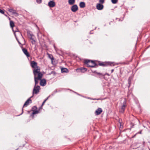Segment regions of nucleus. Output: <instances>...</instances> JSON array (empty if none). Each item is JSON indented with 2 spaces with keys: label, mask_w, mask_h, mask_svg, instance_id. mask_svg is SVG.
<instances>
[{
  "label": "nucleus",
  "mask_w": 150,
  "mask_h": 150,
  "mask_svg": "<svg viewBox=\"0 0 150 150\" xmlns=\"http://www.w3.org/2000/svg\"><path fill=\"white\" fill-rule=\"evenodd\" d=\"M75 2V0H69L68 3L69 4L72 5L74 4Z\"/></svg>",
  "instance_id": "obj_20"
},
{
  "label": "nucleus",
  "mask_w": 150,
  "mask_h": 150,
  "mask_svg": "<svg viewBox=\"0 0 150 150\" xmlns=\"http://www.w3.org/2000/svg\"><path fill=\"white\" fill-rule=\"evenodd\" d=\"M118 0H111V2L112 3L115 4L117 3Z\"/></svg>",
  "instance_id": "obj_23"
},
{
  "label": "nucleus",
  "mask_w": 150,
  "mask_h": 150,
  "mask_svg": "<svg viewBox=\"0 0 150 150\" xmlns=\"http://www.w3.org/2000/svg\"><path fill=\"white\" fill-rule=\"evenodd\" d=\"M84 62L85 64L88 67H94L96 65V63L93 61L86 59L85 60Z\"/></svg>",
  "instance_id": "obj_2"
},
{
  "label": "nucleus",
  "mask_w": 150,
  "mask_h": 150,
  "mask_svg": "<svg viewBox=\"0 0 150 150\" xmlns=\"http://www.w3.org/2000/svg\"><path fill=\"white\" fill-rule=\"evenodd\" d=\"M36 109V107L34 106L32 108V110L33 111L32 114L34 115L36 114H38L39 113V111L37 110H35L34 109Z\"/></svg>",
  "instance_id": "obj_16"
},
{
  "label": "nucleus",
  "mask_w": 150,
  "mask_h": 150,
  "mask_svg": "<svg viewBox=\"0 0 150 150\" xmlns=\"http://www.w3.org/2000/svg\"><path fill=\"white\" fill-rule=\"evenodd\" d=\"M33 73L34 76L36 77L38 76L39 78H42V74L40 72V69L39 67H36L33 69Z\"/></svg>",
  "instance_id": "obj_1"
},
{
  "label": "nucleus",
  "mask_w": 150,
  "mask_h": 150,
  "mask_svg": "<svg viewBox=\"0 0 150 150\" xmlns=\"http://www.w3.org/2000/svg\"><path fill=\"white\" fill-rule=\"evenodd\" d=\"M31 98V97H30V98Z\"/></svg>",
  "instance_id": "obj_41"
},
{
  "label": "nucleus",
  "mask_w": 150,
  "mask_h": 150,
  "mask_svg": "<svg viewBox=\"0 0 150 150\" xmlns=\"http://www.w3.org/2000/svg\"><path fill=\"white\" fill-rule=\"evenodd\" d=\"M68 71V69L66 68H63L61 69V72L62 73H66Z\"/></svg>",
  "instance_id": "obj_19"
},
{
  "label": "nucleus",
  "mask_w": 150,
  "mask_h": 150,
  "mask_svg": "<svg viewBox=\"0 0 150 150\" xmlns=\"http://www.w3.org/2000/svg\"><path fill=\"white\" fill-rule=\"evenodd\" d=\"M49 97V96L47 98L45 99V100H46V101H47V100L48 99Z\"/></svg>",
  "instance_id": "obj_32"
},
{
  "label": "nucleus",
  "mask_w": 150,
  "mask_h": 150,
  "mask_svg": "<svg viewBox=\"0 0 150 150\" xmlns=\"http://www.w3.org/2000/svg\"><path fill=\"white\" fill-rule=\"evenodd\" d=\"M40 89L39 86H35L33 91V94H37L39 92Z\"/></svg>",
  "instance_id": "obj_3"
},
{
  "label": "nucleus",
  "mask_w": 150,
  "mask_h": 150,
  "mask_svg": "<svg viewBox=\"0 0 150 150\" xmlns=\"http://www.w3.org/2000/svg\"><path fill=\"white\" fill-rule=\"evenodd\" d=\"M126 106L125 101L124 102L123 105L121 106L120 109V112L123 113L125 111V108Z\"/></svg>",
  "instance_id": "obj_6"
},
{
  "label": "nucleus",
  "mask_w": 150,
  "mask_h": 150,
  "mask_svg": "<svg viewBox=\"0 0 150 150\" xmlns=\"http://www.w3.org/2000/svg\"><path fill=\"white\" fill-rule=\"evenodd\" d=\"M15 36L16 37V35H15Z\"/></svg>",
  "instance_id": "obj_39"
},
{
  "label": "nucleus",
  "mask_w": 150,
  "mask_h": 150,
  "mask_svg": "<svg viewBox=\"0 0 150 150\" xmlns=\"http://www.w3.org/2000/svg\"><path fill=\"white\" fill-rule=\"evenodd\" d=\"M113 71H114V69H112L111 70V72H113Z\"/></svg>",
  "instance_id": "obj_34"
},
{
  "label": "nucleus",
  "mask_w": 150,
  "mask_h": 150,
  "mask_svg": "<svg viewBox=\"0 0 150 150\" xmlns=\"http://www.w3.org/2000/svg\"><path fill=\"white\" fill-rule=\"evenodd\" d=\"M102 110L101 108H98L95 111V114L97 115H100L102 112Z\"/></svg>",
  "instance_id": "obj_10"
},
{
  "label": "nucleus",
  "mask_w": 150,
  "mask_h": 150,
  "mask_svg": "<svg viewBox=\"0 0 150 150\" xmlns=\"http://www.w3.org/2000/svg\"><path fill=\"white\" fill-rule=\"evenodd\" d=\"M40 81V85L42 86H45L46 83V81L45 79H41Z\"/></svg>",
  "instance_id": "obj_13"
},
{
  "label": "nucleus",
  "mask_w": 150,
  "mask_h": 150,
  "mask_svg": "<svg viewBox=\"0 0 150 150\" xmlns=\"http://www.w3.org/2000/svg\"><path fill=\"white\" fill-rule=\"evenodd\" d=\"M36 2L40 4L42 2V0H36Z\"/></svg>",
  "instance_id": "obj_26"
},
{
  "label": "nucleus",
  "mask_w": 150,
  "mask_h": 150,
  "mask_svg": "<svg viewBox=\"0 0 150 150\" xmlns=\"http://www.w3.org/2000/svg\"><path fill=\"white\" fill-rule=\"evenodd\" d=\"M48 5L50 7H53L55 5V2L53 1H50L49 2Z\"/></svg>",
  "instance_id": "obj_7"
},
{
  "label": "nucleus",
  "mask_w": 150,
  "mask_h": 150,
  "mask_svg": "<svg viewBox=\"0 0 150 150\" xmlns=\"http://www.w3.org/2000/svg\"><path fill=\"white\" fill-rule=\"evenodd\" d=\"M46 100H45L43 102L42 104V106L43 105H44V104L45 103V102H46Z\"/></svg>",
  "instance_id": "obj_30"
},
{
  "label": "nucleus",
  "mask_w": 150,
  "mask_h": 150,
  "mask_svg": "<svg viewBox=\"0 0 150 150\" xmlns=\"http://www.w3.org/2000/svg\"><path fill=\"white\" fill-rule=\"evenodd\" d=\"M78 9V7L76 4L73 5L71 7V10L73 12H76Z\"/></svg>",
  "instance_id": "obj_5"
},
{
  "label": "nucleus",
  "mask_w": 150,
  "mask_h": 150,
  "mask_svg": "<svg viewBox=\"0 0 150 150\" xmlns=\"http://www.w3.org/2000/svg\"><path fill=\"white\" fill-rule=\"evenodd\" d=\"M76 71L77 72H84L87 71V69L84 68H81L80 69H77Z\"/></svg>",
  "instance_id": "obj_9"
},
{
  "label": "nucleus",
  "mask_w": 150,
  "mask_h": 150,
  "mask_svg": "<svg viewBox=\"0 0 150 150\" xmlns=\"http://www.w3.org/2000/svg\"><path fill=\"white\" fill-rule=\"evenodd\" d=\"M0 13L2 14H4V11L0 9Z\"/></svg>",
  "instance_id": "obj_29"
},
{
  "label": "nucleus",
  "mask_w": 150,
  "mask_h": 150,
  "mask_svg": "<svg viewBox=\"0 0 150 150\" xmlns=\"http://www.w3.org/2000/svg\"><path fill=\"white\" fill-rule=\"evenodd\" d=\"M96 8L98 10H100L103 9V6L100 4H98L96 5Z\"/></svg>",
  "instance_id": "obj_8"
},
{
  "label": "nucleus",
  "mask_w": 150,
  "mask_h": 150,
  "mask_svg": "<svg viewBox=\"0 0 150 150\" xmlns=\"http://www.w3.org/2000/svg\"><path fill=\"white\" fill-rule=\"evenodd\" d=\"M16 39L17 40V41H18V43L19 44H21V43L18 40V39L16 37Z\"/></svg>",
  "instance_id": "obj_31"
},
{
  "label": "nucleus",
  "mask_w": 150,
  "mask_h": 150,
  "mask_svg": "<svg viewBox=\"0 0 150 150\" xmlns=\"http://www.w3.org/2000/svg\"><path fill=\"white\" fill-rule=\"evenodd\" d=\"M141 132H142V131H140V132L137 133H137L141 134Z\"/></svg>",
  "instance_id": "obj_33"
},
{
  "label": "nucleus",
  "mask_w": 150,
  "mask_h": 150,
  "mask_svg": "<svg viewBox=\"0 0 150 150\" xmlns=\"http://www.w3.org/2000/svg\"><path fill=\"white\" fill-rule=\"evenodd\" d=\"M22 113L21 114H22L23 113V109H22Z\"/></svg>",
  "instance_id": "obj_35"
},
{
  "label": "nucleus",
  "mask_w": 150,
  "mask_h": 150,
  "mask_svg": "<svg viewBox=\"0 0 150 150\" xmlns=\"http://www.w3.org/2000/svg\"><path fill=\"white\" fill-rule=\"evenodd\" d=\"M41 79V78H39V77H36L34 76V80L35 82V86H37V85L38 84V81L40 80Z\"/></svg>",
  "instance_id": "obj_12"
},
{
  "label": "nucleus",
  "mask_w": 150,
  "mask_h": 150,
  "mask_svg": "<svg viewBox=\"0 0 150 150\" xmlns=\"http://www.w3.org/2000/svg\"><path fill=\"white\" fill-rule=\"evenodd\" d=\"M108 64L111 66H114L115 65L118 64L115 63L114 62H108L107 63Z\"/></svg>",
  "instance_id": "obj_18"
},
{
  "label": "nucleus",
  "mask_w": 150,
  "mask_h": 150,
  "mask_svg": "<svg viewBox=\"0 0 150 150\" xmlns=\"http://www.w3.org/2000/svg\"><path fill=\"white\" fill-rule=\"evenodd\" d=\"M37 63L34 61H32L31 62V67L34 69L35 68H36V67H37Z\"/></svg>",
  "instance_id": "obj_14"
},
{
  "label": "nucleus",
  "mask_w": 150,
  "mask_h": 150,
  "mask_svg": "<svg viewBox=\"0 0 150 150\" xmlns=\"http://www.w3.org/2000/svg\"><path fill=\"white\" fill-rule=\"evenodd\" d=\"M79 6L81 8H83L85 7V4L84 2H81L79 4Z\"/></svg>",
  "instance_id": "obj_17"
},
{
  "label": "nucleus",
  "mask_w": 150,
  "mask_h": 150,
  "mask_svg": "<svg viewBox=\"0 0 150 150\" xmlns=\"http://www.w3.org/2000/svg\"><path fill=\"white\" fill-rule=\"evenodd\" d=\"M48 57L52 61V62L53 60L54 59V58L53 56L50 54H48Z\"/></svg>",
  "instance_id": "obj_22"
},
{
  "label": "nucleus",
  "mask_w": 150,
  "mask_h": 150,
  "mask_svg": "<svg viewBox=\"0 0 150 150\" xmlns=\"http://www.w3.org/2000/svg\"><path fill=\"white\" fill-rule=\"evenodd\" d=\"M96 73L97 74H99V75H101V76H104L105 74H101V73H98V72H97Z\"/></svg>",
  "instance_id": "obj_28"
},
{
  "label": "nucleus",
  "mask_w": 150,
  "mask_h": 150,
  "mask_svg": "<svg viewBox=\"0 0 150 150\" xmlns=\"http://www.w3.org/2000/svg\"><path fill=\"white\" fill-rule=\"evenodd\" d=\"M5 15L6 16H7L6 15H5Z\"/></svg>",
  "instance_id": "obj_37"
},
{
  "label": "nucleus",
  "mask_w": 150,
  "mask_h": 150,
  "mask_svg": "<svg viewBox=\"0 0 150 150\" xmlns=\"http://www.w3.org/2000/svg\"><path fill=\"white\" fill-rule=\"evenodd\" d=\"M8 10L10 12L12 13L16 16H18V15L16 11L13 8L11 7L8 8Z\"/></svg>",
  "instance_id": "obj_4"
},
{
  "label": "nucleus",
  "mask_w": 150,
  "mask_h": 150,
  "mask_svg": "<svg viewBox=\"0 0 150 150\" xmlns=\"http://www.w3.org/2000/svg\"><path fill=\"white\" fill-rule=\"evenodd\" d=\"M123 127L122 126H121V125H120V127Z\"/></svg>",
  "instance_id": "obj_36"
},
{
  "label": "nucleus",
  "mask_w": 150,
  "mask_h": 150,
  "mask_svg": "<svg viewBox=\"0 0 150 150\" xmlns=\"http://www.w3.org/2000/svg\"><path fill=\"white\" fill-rule=\"evenodd\" d=\"M31 98V97H30V98Z\"/></svg>",
  "instance_id": "obj_40"
},
{
  "label": "nucleus",
  "mask_w": 150,
  "mask_h": 150,
  "mask_svg": "<svg viewBox=\"0 0 150 150\" xmlns=\"http://www.w3.org/2000/svg\"><path fill=\"white\" fill-rule=\"evenodd\" d=\"M30 39L32 40L33 41L32 42V44H33L35 42V40L33 39L32 38V37L30 38Z\"/></svg>",
  "instance_id": "obj_24"
},
{
  "label": "nucleus",
  "mask_w": 150,
  "mask_h": 150,
  "mask_svg": "<svg viewBox=\"0 0 150 150\" xmlns=\"http://www.w3.org/2000/svg\"><path fill=\"white\" fill-rule=\"evenodd\" d=\"M99 65H100V66H105L106 64H104V63H99Z\"/></svg>",
  "instance_id": "obj_27"
},
{
  "label": "nucleus",
  "mask_w": 150,
  "mask_h": 150,
  "mask_svg": "<svg viewBox=\"0 0 150 150\" xmlns=\"http://www.w3.org/2000/svg\"><path fill=\"white\" fill-rule=\"evenodd\" d=\"M99 2L101 4H103L104 2V0H99Z\"/></svg>",
  "instance_id": "obj_25"
},
{
  "label": "nucleus",
  "mask_w": 150,
  "mask_h": 150,
  "mask_svg": "<svg viewBox=\"0 0 150 150\" xmlns=\"http://www.w3.org/2000/svg\"><path fill=\"white\" fill-rule=\"evenodd\" d=\"M30 101V103H31V100L30 99V98H29L25 102L24 104L23 105V107L27 106V105H28L29 104Z\"/></svg>",
  "instance_id": "obj_15"
},
{
  "label": "nucleus",
  "mask_w": 150,
  "mask_h": 150,
  "mask_svg": "<svg viewBox=\"0 0 150 150\" xmlns=\"http://www.w3.org/2000/svg\"><path fill=\"white\" fill-rule=\"evenodd\" d=\"M10 26L11 28H13L14 26V23L13 21H11L10 22Z\"/></svg>",
  "instance_id": "obj_21"
},
{
  "label": "nucleus",
  "mask_w": 150,
  "mask_h": 150,
  "mask_svg": "<svg viewBox=\"0 0 150 150\" xmlns=\"http://www.w3.org/2000/svg\"><path fill=\"white\" fill-rule=\"evenodd\" d=\"M135 135H136V134H135V135H134V136H133V137H135Z\"/></svg>",
  "instance_id": "obj_38"
},
{
  "label": "nucleus",
  "mask_w": 150,
  "mask_h": 150,
  "mask_svg": "<svg viewBox=\"0 0 150 150\" xmlns=\"http://www.w3.org/2000/svg\"><path fill=\"white\" fill-rule=\"evenodd\" d=\"M22 51L24 54L26 55L27 57H29L30 56V55L28 53L27 50L25 48L22 49Z\"/></svg>",
  "instance_id": "obj_11"
}]
</instances>
